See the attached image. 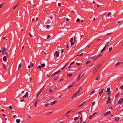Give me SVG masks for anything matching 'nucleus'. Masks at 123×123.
<instances>
[{"label": "nucleus", "mask_w": 123, "mask_h": 123, "mask_svg": "<svg viewBox=\"0 0 123 123\" xmlns=\"http://www.w3.org/2000/svg\"><path fill=\"white\" fill-rule=\"evenodd\" d=\"M83 75H84V73H81V74H80L79 75V76L78 79H77V81H78L80 80V79L81 78Z\"/></svg>", "instance_id": "obj_1"}, {"label": "nucleus", "mask_w": 123, "mask_h": 123, "mask_svg": "<svg viewBox=\"0 0 123 123\" xmlns=\"http://www.w3.org/2000/svg\"><path fill=\"white\" fill-rule=\"evenodd\" d=\"M54 56H56V57H57L59 56V52L57 51L55 52L54 54Z\"/></svg>", "instance_id": "obj_2"}, {"label": "nucleus", "mask_w": 123, "mask_h": 123, "mask_svg": "<svg viewBox=\"0 0 123 123\" xmlns=\"http://www.w3.org/2000/svg\"><path fill=\"white\" fill-rule=\"evenodd\" d=\"M75 83L74 82L71 83L70 85L68 86V89H69Z\"/></svg>", "instance_id": "obj_3"}, {"label": "nucleus", "mask_w": 123, "mask_h": 123, "mask_svg": "<svg viewBox=\"0 0 123 123\" xmlns=\"http://www.w3.org/2000/svg\"><path fill=\"white\" fill-rule=\"evenodd\" d=\"M60 72V70H58L57 71L55 72L51 76H53L54 75H55V74H58Z\"/></svg>", "instance_id": "obj_4"}, {"label": "nucleus", "mask_w": 123, "mask_h": 123, "mask_svg": "<svg viewBox=\"0 0 123 123\" xmlns=\"http://www.w3.org/2000/svg\"><path fill=\"white\" fill-rule=\"evenodd\" d=\"M3 50H2V53L3 55H4V52L5 51L6 49V48L5 47H3Z\"/></svg>", "instance_id": "obj_5"}, {"label": "nucleus", "mask_w": 123, "mask_h": 123, "mask_svg": "<svg viewBox=\"0 0 123 123\" xmlns=\"http://www.w3.org/2000/svg\"><path fill=\"white\" fill-rule=\"evenodd\" d=\"M123 101V99L122 98H121L119 101L118 103L119 104H121L122 102Z\"/></svg>", "instance_id": "obj_6"}, {"label": "nucleus", "mask_w": 123, "mask_h": 123, "mask_svg": "<svg viewBox=\"0 0 123 123\" xmlns=\"http://www.w3.org/2000/svg\"><path fill=\"white\" fill-rule=\"evenodd\" d=\"M111 112L110 111H108L107 112H106L104 114V116H106L108 114H110Z\"/></svg>", "instance_id": "obj_7"}, {"label": "nucleus", "mask_w": 123, "mask_h": 123, "mask_svg": "<svg viewBox=\"0 0 123 123\" xmlns=\"http://www.w3.org/2000/svg\"><path fill=\"white\" fill-rule=\"evenodd\" d=\"M73 75V74L72 73H71V74H67V77H71Z\"/></svg>", "instance_id": "obj_8"}, {"label": "nucleus", "mask_w": 123, "mask_h": 123, "mask_svg": "<svg viewBox=\"0 0 123 123\" xmlns=\"http://www.w3.org/2000/svg\"><path fill=\"white\" fill-rule=\"evenodd\" d=\"M6 56H4L3 58V60L4 61H6L7 58H8Z\"/></svg>", "instance_id": "obj_9"}, {"label": "nucleus", "mask_w": 123, "mask_h": 123, "mask_svg": "<svg viewBox=\"0 0 123 123\" xmlns=\"http://www.w3.org/2000/svg\"><path fill=\"white\" fill-rule=\"evenodd\" d=\"M81 88V87H80L79 89H78V90L75 93H76V94H78L80 92Z\"/></svg>", "instance_id": "obj_10"}, {"label": "nucleus", "mask_w": 123, "mask_h": 123, "mask_svg": "<svg viewBox=\"0 0 123 123\" xmlns=\"http://www.w3.org/2000/svg\"><path fill=\"white\" fill-rule=\"evenodd\" d=\"M100 74H99L98 76L97 77L96 79L95 80H99L100 78Z\"/></svg>", "instance_id": "obj_11"}, {"label": "nucleus", "mask_w": 123, "mask_h": 123, "mask_svg": "<svg viewBox=\"0 0 123 123\" xmlns=\"http://www.w3.org/2000/svg\"><path fill=\"white\" fill-rule=\"evenodd\" d=\"M57 102V100H55V101H53V102H51L50 103V104L51 105H52L53 104H55Z\"/></svg>", "instance_id": "obj_12"}, {"label": "nucleus", "mask_w": 123, "mask_h": 123, "mask_svg": "<svg viewBox=\"0 0 123 123\" xmlns=\"http://www.w3.org/2000/svg\"><path fill=\"white\" fill-rule=\"evenodd\" d=\"M77 95L76 93H75L74 94H73L72 96L71 97V99H73Z\"/></svg>", "instance_id": "obj_13"}, {"label": "nucleus", "mask_w": 123, "mask_h": 123, "mask_svg": "<svg viewBox=\"0 0 123 123\" xmlns=\"http://www.w3.org/2000/svg\"><path fill=\"white\" fill-rule=\"evenodd\" d=\"M97 67H96L94 69V70H93V73H95L97 71V70H98L97 68Z\"/></svg>", "instance_id": "obj_14"}, {"label": "nucleus", "mask_w": 123, "mask_h": 123, "mask_svg": "<svg viewBox=\"0 0 123 123\" xmlns=\"http://www.w3.org/2000/svg\"><path fill=\"white\" fill-rule=\"evenodd\" d=\"M101 64H100L98 66H97V69L98 70L101 67Z\"/></svg>", "instance_id": "obj_15"}, {"label": "nucleus", "mask_w": 123, "mask_h": 123, "mask_svg": "<svg viewBox=\"0 0 123 123\" xmlns=\"http://www.w3.org/2000/svg\"><path fill=\"white\" fill-rule=\"evenodd\" d=\"M106 49V48H105V47H104L103 48V49L101 51V52H100L101 53H102L103 51H104Z\"/></svg>", "instance_id": "obj_16"}, {"label": "nucleus", "mask_w": 123, "mask_h": 123, "mask_svg": "<svg viewBox=\"0 0 123 123\" xmlns=\"http://www.w3.org/2000/svg\"><path fill=\"white\" fill-rule=\"evenodd\" d=\"M121 63V62H119L116 64L115 66H117L119 65Z\"/></svg>", "instance_id": "obj_17"}, {"label": "nucleus", "mask_w": 123, "mask_h": 123, "mask_svg": "<svg viewBox=\"0 0 123 123\" xmlns=\"http://www.w3.org/2000/svg\"><path fill=\"white\" fill-rule=\"evenodd\" d=\"M119 118L118 117H117L115 118V120L116 121H118L119 119Z\"/></svg>", "instance_id": "obj_18"}, {"label": "nucleus", "mask_w": 123, "mask_h": 123, "mask_svg": "<svg viewBox=\"0 0 123 123\" xmlns=\"http://www.w3.org/2000/svg\"><path fill=\"white\" fill-rule=\"evenodd\" d=\"M20 121V119H17L16 120V122L17 123H18Z\"/></svg>", "instance_id": "obj_19"}, {"label": "nucleus", "mask_w": 123, "mask_h": 123, "mask_svg": "<svg viewBox=\"0 0 123 123\" xmlns=\"http://www.w3.org/2000/svg\"><path fill=\"white\" fill-rule=\"evenodd\" d=\"M5 54L6 55V56L7 57H8V54L7 53H6V52H5L4 51V54Z\"/></svg>", "instance_id": "obj_20"}, {"label": "nucleus", "mask_w": 123, "mask_h": 123, "mask_svg": "<svg viewBox=\"0 0 123 123\" xmlns=\"http://www.w3.org/2000/svg\"><path fill=\"white\" fill-rule=\"evenodd\" d=\"M110 88L109 87L107 89V91H106V92H109L110 91Z\"/></svg>", "instance_id": "obj_21"}, {"label": "nucleus", "mask_w": 123, "mask_h": 123, "mask_svg": "<svg viewBox=\"0 0 123 123\" xmlns=\"http://www.w3.org/2000/svg\"><path fill=\"white\" fill-rule=\"evenodd\" d=\"M45 66V64L44 63H43L41 64V66L42 68H43Z\"/></svg>", "instance_id": "obj_22"}, {"label": "nucleus", "mask_w": 123, "mask_h": 123, "mask_svg": "<svg viewBox=\"0 0 123 123\" xmlns=\"http://www.w3.org/2000/svg\"><path fill=\"white\" fill-rule=\"evenodd\" d=\"M91 58L92 59L96 60L97 59V58H96V57H95V56H94L93 57H92Z\"/></svg>", "instance_id": "obj_23"}, {"label": "nucleus", "mask_w": 123, "mask_h": 123, "mask_svg": "<svg viewBox=\"0 0 123 123\" xmlns=\"http://www.w3.org/2000/svg\"><path fill=\"white\" fill-rule=\"evenodd\" d=\"M111 102V101L110 100H108L106 102V103L107 104H108L109 103H110Z\"/></svg>", "instance_id": "obj_24"}, {"label": "nucleus", "mask_w": 123, "mask_h": 123, "mask_svg": "<svg viewBox=\"0 0 123 123\" xmlns=\"http://www.w3.org/2000/svg\"><path fill=\"white\" fill-rule=\"evenodd\" d=\"M80 122L81 123L82 121V117H80Z\"/></svg>", "instance_id": "obj_25"}, {"label": "nucleus", "mask_w": 123, "mask_h": 123, "mask_svg": "<svg viewBox=\"0 0 123 123\" xmlns=\"http://www.w3.org/2000/svg\"><path fill=\"white\" fill-rule=\"evenodd\" d=\"M3 67L4 68V69H6V65L5 64H3Z\"/></svg>", "instance_id": "obj_26"}, {"label": "nucleus", "mask_w": 123, "mask_h": 123, "mask_svg": "<svg viewBox=\"0 0 123 123\" xmlns=\"http://www.w3.org/2000/svg\"><path fill=\"white\" fill-rule=\"evenodd\" d=\"M74 63V61H73L70 64V66L68 67V68H70L71 67V65L72 64H73Z\"/></svg>", "instance_id": "obj_27"}, {"label": "nucleus", "mask_w": 123, "mask_h": 123, "mask_svg": "<svg viewBox=\"0 0 123 123\" xmlns=\"http://www.w3.org/2000/svg\"><path fill=\"white\" fill-rule=\"evenodd\" d=\"M76 64L78 66H80L81 65V64L79 63H78L77 62L76 63Z\"/></svg>", "instance_id": "obj_28"}, {"label": "nucleus", "mask_w": 123, "mask_h": 123, "mask_svg": "<svg viewBox=\"0 0 123 123\" xmlns=\"http://www.w3.org/2000/svg\"><path fill=\"white\" fill-rule=\"evenodd\" d=\"M49 91L50 93H51L53 92V91L52 89H51L49 90Z\"/></svg>", "instance_id": "obj_29"}, {"label": "nucleus", "mask_w": 123, "mask_h": 123, "mask_svg": "<svg viewBox=\"0 0 123 123\" xmlns=\"http://www.w3.org/2000/svg\"><path fill=\"white\" fill-rule=\"evenodd\" d=\"M78 118V117H75L74 118V120L76 121V120H77V119Z\"/></svg>", "instance_id": "obj_30"}, {"label": "nucleus", "mask_w": 123, "mask_h": 123, "mask_svg": "<svg viewBox=\"0 0 123 123\" xmlns=\"http://www.w3.org/2000/svg\"><path fill=\"white\" fill-rule=\"evenodd\" d=\"M41 93V92H39L37 95V97H38L39 95Z\"/></svg>", "instance_id": "obj_31"}, {"label": "nucleus", "mask_w": 123, "mask_h": 123, "mask_svg": "<svg viewBox=\"0 0 123 123\" xmlns=\"http://www.w3.org/2000/svg\"><path fill=\"white\" fill-rule=\"evenodd\" d=\"M102 56V55L101 54H100L97 57H96V58H97V59H98V57H101V56Z\"/></svg>", "instance_id": "obj_32"}, {"label": "nucleus", "mask_w": 123, "mask_h": 123, "mask_svg": "<svg viewBox=\"0 0 123 123\" xmlns=\"http://www.w3.org/2000/svg\"><path fill=\"white\" fill-rule=\"evenodd\" d=\"M102 56V55L101 54H100L97 57H96V58H97V59H98V57H101V56Z\"/></svg>", "instance_id": "obj_33"}, {"label": "nucleus", "mask_w": 123, "mask_h": 123, "mask_svg": "<svg viewBox=\"0 0 123 123\" xmlns=\"http://www.w3.org/2000/svg\"><path fill=\"white\" fill-rule=\"evenodd\" d=\"M67 63H66V64L64 66V67H63L61 69V70H63L64 68H65L66 67V65H67Z\"/></svg>", "instance_id": "obj_34"}, {"label": "nucleus", "mask_w": 123, "mask_h": 123, "mask_svg": "<svg viewBox=\"0 0 123 123\" xmlns=\"http://www.w3.org/2000/svg\"><path fill=\"white\" fill-rule=\"evenodd\" d=\"M4 46H6V47H7L8 46V45L7 43H6L4 44Z\"/></svg>", "instance_id": "obj_35"}, {"label": "nucleus", "mask_w": 123, "mask_h": 123, "mask_svg": "<svg viewBox=\"0 0 123 123\" xmlns=\"http://www.w3.org/2000/svg\"><path fill=\"white\" fill-rule=\"evenodd\" d=\"M70 42H72L73 41V38H71L70 40Z\"/></svg>", "instance_id": "obj_36"}, {"label": "nucleus", "mask_w": 123, "mask_h": 123, "mask_svg": "<svg viewBox=\"0 0 123 123\" xmlns=\"http://www.w3.org/2000/svg\"><path fill=\"white\" fill-rule=\"evenodd\" d=\"M108 42H107V43L105 45L104 47H105V48H106V47L108 46Z\"/></svg>", "instance_id": "obj_37"}, {"label": "nucleus", "mask_w": 123, "mask_h": 123, "mask_svg": "<svg viewBox=\"0 0 123 123\" xmlns=\"http://www.w3.org/2000/svg\"><path fill=\"white\" fill-rule=\"evenodd\" d=\"M80 20L79 18H77L76 20V22H80Z\"/></svg>", "instance_id": "obj_38"}, {"label": "nucleus", "mask_w": 123, "mask_h": 123, "mask_svg": "<svg viewBox=\"0 0 123 123\" xmlns=\"http://www.w3.org/2000/svg\"><path fill=\"white\" fill-rule=\"evenodd\" d=\"M97 113L96 112H95V113H93L92 114V115L93 116H94L95 115H97Z\"/></svg>", "instance_id": "obj_39"}, {"label": "nucleus", "mask_w": 123, "mask_h": 123, "mask_svg": "<svg viewBox=\"0 0 123 123\" xmlns=\"http://www.w3.org/2000/svg\"><path fill=\"white\" fill-rule=\"evenodd\" d=\"M112 47H111L110 48H109V52H110L111 50H112Z\"/></svg>", "instance_id": "obj_40"}, {"label": "nucleus", "mask_w": 123, "mask_h": 123, "mask_svg": "<svg viewBox=\"0 0 123 123\" xmlns=\"http://www.w3.org/2000/svg\"><path fill=\"white\" fill-rule=\"evenodd\" d=\"M90 62V61H87L86 63V65H87Z\"/></svg>", "instance_id": "obj_41"}, {"label": "nucleus", "mask_w": 123, "mask_h": 123, "mask_svg": "<svg viewBox=\"0 0 123 123\" xmlns=\"http://www.w3.org/2000/svg\"><path fill=\"white\" fill-rule=\"evenodd\" d=\"M95 104V102H93L92 104V107Z\"/></svg>", "instance_id": "obj_42"}, {"label": "nucleus", "mask_w": 123, "mask_h": 123, "mask_svg": "<svg viewBox=\"0 0 123 123\" xmlns=\"http://www.w3.org/2000/svg\"><path fill=\"white\" fill-rule=\"evenodd\" d=\"M83 55V53H82L81 54H80L78 55H77V56H82Z\"/></svg>", "instance_id": "obj_43"}, {"label": "nucleus", "mask_w": 123, "mask_h": 123, "mask_svg": "<svg viewBox=\"0 0 123 123\" xmlns=\"http://www.w3.org/2000/svg\"><path fill=\"white\" fill-rule=\"evenodd\" d=\"M94 92H95L94 90L93 91H92L91 93L90 94L91 95V94H93L94 93Z\"/></svg>", "instance_id": "obj_44"}, {"label": "nucleus", "mask_w": 123, "mask_h": 123, "mask_svg": "<svg viewBox=\"0 0 123 123\" xmlns=\"http://www.w3.org/2000/svg\"><path fill=\"white\" fill-rule=\"evenodd\" d=\"M58 77V76H57V77H55L54 78V80H57V79Z\"/></svg>", "instance_id": "obj_45"}, {"label": "nucleus", "mask_w": 123, "mask_h": 123, "mask_svg": "<svg viewBox=\"0 0 123 123\" xmlns=\"http://www.w3.org/2000/svg\"><path fill=\"white\" fill-rule=\"evenodd\" d=\"M50 35H48L47 36V39H48L50 38Z\"/></svg>", "instance_id": "obj_46"}, {"label": "nucleus", "mask_w": 123, "mask_h": 123, "mask_svg": "<svg viewBox=\"0 0 123 123\" xmlns=\"http://www.w3.org/2000/svg\"><path fill=\"white\" fill-rule=\"evenodd\" d=\"M108 92V94L109 95V96H110L111 95V92Z\"/></svg>", "instance_id": "obj_47"}, {"label": "nucleus", "mask_w": 123, "mask_h": 123, "mask_svg": "<svg viewBox=\"0 0 123 123\" xmlns=\"http://www.w3.org/2000/svg\"><path fill=\"white\" fill-rule=\"evenodd\" d=\"M93 116H92V115H91L89 117V119H91L93 117Z\"/></svg>", "instance_id": "obj_48"}, {"label": "nucleus", "mask_w": 123, "mask_h": 123, "mask_svg": "<svg viewBox=\"0 0 123 123\" xmlns=\"http://www.w3.org/2000/svg\"><path fill=\"white\" fill-rule=\"evenodd\" d=\"M19 3V2H18V4L17 5H16V6H15L14 7V8H13L14 9H15V8L16 7L18 6V3Z\"/></svg>", "instance_id": "obj_49"}, {"label": "nucleus", "mask_w": 123, "mask_h": 123, "mask_svg": "<svg viewBox=\"0 0 123 123\" xmlns=\"http://www.w3.org/2000/svg\"><path fill=\"white\" fill-rule=\"evenodd\" d=\"M41 66H38V67L37 68L38 69L40 68V69H41Z\"/></svg>", "instance_id": "obj_50"}, {"label": "nucleus", "mask_w": 123, "mask_h": 123, "mask_svg": "<svg viewBox=\"0 0 123 123\" xmlns=\"http://www.w3.org/2000/svg\"><path fill=\"white\" fill-rule=\"evenodd\" d=\"M102 93L103 92L101 91L99 92V95L100 96H101Z\"/></svg>", "instance_id": "obj_51"}, {"label": "nucleus", "mask_w": 123, "mask_h": 123, "mask_svg": "<svg viewBox=\"0 0 123 123\" xmlns=\"http://www.w3.org/2000/svg\"><path fill=\"white\" fill-rule=\"evenodd\" d=\"M21 63H20L19 64V66L18 68V69H19L21 67Z\"/></svg>", "instance_id": "obj_52"}, {"label": "nucleus", "mask_w": 123, "mask_h": 123, "mask_svg": "<svg viewBox=\"0 0 123 123\" xmlns=\"http://www.w3.org/2000/svg\"><path fill=\"white\" fill-rule=\"evenodd\" d=\"M26 97H27V96L26 95H25L23 97V98H25Z\"/></svg>", "instance_id": "obj_53"}, {"label": "nucleus", "mask_w": 123, "mask_h": 123, "mask_svg": "<svg viewBox=\"0 0 123 123\" xmlns=\"http://www.w3.org/2000/svg\"><path fill=\"white\" fill-rule=\"evenodd\" d=\"M52 113V112H50L48 113H47V115H49V114H51Z\"/></svg>", "instance_id": "obj_54"}, {"label": "nucleus", "mask_w": 123, "mask_h": 123, "mask_svg": "<svg viewBox=\"0 0 123 123\" xmlns=\"http://www.w3.org/2000/svg\"><path fill=\"white\" fill-rule=\"evenodd\" d=\"M74 41L75 42H76V38L75 37L74 38Z\"/></svg>", "instance_id": "obj_55"}, {"label": "nucleus", "mask_w": 123, "mask_h": 123, "mask_svg": "<svg viewBox=\"0 0 123 123\" xmlns=\"http://www.w3.org/2000/svg\"><path fill=\"white\" fill-rule=\"evenodd\" d=\"M111 14V12H109L108 14V16H110Z\"/></svg>", "instance_id": "obj_56"}, {"label": "nucleus", "mask_w": 123, "mask_h": 123, "mask_svg": "<svg viewBox=\"0 0 123 123\" xmlns=\"http://www.w3.org/2000/svg\"><path fill=\"white\" fill-rule=\"evenodd\" d=\"M38 103V101L37 100H36V101L35 103V104L37 105V104Z\"/></svg>", "instance_id": "obj_57"}, {"label": "nucleus", "mask_w": 123, "mask_h": 123, "mask_svg": "<svg viewBox=\"0 0 123 123\" xmlns=\"http://www.w3.org/2000/svg\"><path fill=\"white\" fill-rule=\"evenodd\" d=\"M4 3H3L2 4L0 5V8H1L2 6L3 5V4Z\"/></svg>", "instance_id": "obj_58"}, {"label": "nucleus", "mask_w": 123, "mask_h": 123, "mask_svg": "<svg viewBox=\"0 0 123 123\" xmlns=\"http://www.w3.org/2000/svg\"><path fill=\"white\" fill-rule=\"evenodd\" d=\"M28 118L29 119H31V116H29V115H28Z\"/></svg>", "instance_id": "obj_59"}, {"label": "nucleus", "mask_w": 123, "mask_h": 123, "mask_svg": "<svg viewBox=\"0 0 123 123\" xmlns=\"http://www.w3.org/2000/svg\"><path fill=\"white\" fill-rule=\"evenodd\" d=\"M71 46H72L73 44H74V42H71Z\"/></svg>", "instance_id": "obj_60"}, {"label": "nucleus", "mask_w": 123, "mask_h": 123, "mask_svg": "<svg viewBox=\"0 0 123 123\" xmlns=\"http://www.w3.org/2000/svg\"><path fill=\"white\" fill-rule=\"evenodd\" d=\"M25 95L27 96V97H28V93L27 92Z\"/></svg>", "instance_id": "obj_61"}, {"label": "nucleus", "mask_w": 123, "mask_h": 123, "mask_svg": "<svg viewBox=\"0 0 123 123\" xmlns=\"http://www.w3.org/2000/svg\"><path fill=\"white\" fill-rule=\"evenodd\" d=\"M9 108L10 109H11L12 108V106H10L9 107Z\"/></svg>", "instance_id": "obj_62"}, {"label": "nucleus", "mask_w": 123, "mask_h": 123, "mask_svg": "<svg viewBox=\"0 0 123 123\" xmlns=\"http://www.w3.org/2000/svg\"><path fill=\"white\" fill-rule=\"evenodd\" d=\"M49 104V103H48V104H46L45 105L46 106V107H47Z\"/></svg>", "instance_id": "obj_63"}, {"label": "nucleus", "mask_w": 123, "mask_h": 123, "mask_svg": "<svg viewBox=\"0 0 123 123\" xmlns=\"http://www.w3.org/2000/svg\"><path fill=\"white\" fill-rule=\"evenodd\" d=\"M120 88L121 89H123V85H122L120 87Z\"/></svg>", "instance_id": "obj_64"}]
</instances>
